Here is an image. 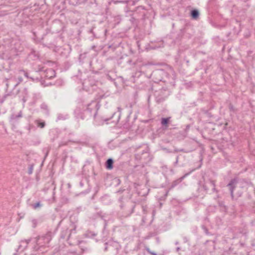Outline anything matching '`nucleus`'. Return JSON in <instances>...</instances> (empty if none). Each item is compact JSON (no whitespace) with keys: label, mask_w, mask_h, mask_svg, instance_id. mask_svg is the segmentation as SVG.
I'll use <instances>...</instances> for the list:
<instances>
[{"label":"nucleus","mask_w":255,"mask_h":255,"mask_svg":"<svg viewBox=\"0 0 255 255\" xmlns=\"http://www.w3.org/2000/svg\"><path fill=\"white\" fill-rule=\"evenodd\" d=\"M106 97L104 94L97 95L94 100L87 105L85 109L79 107L76 108L74 111L75 117L78 119L88 120L93 117L96 120V116L102 103H107L105 101Z\"/></svg>","instance_id":"nucleus-1"},{"label":"nucleus","mask_w":255,"mask_h":255,"mask_svg":"<svg viewBox=\"0 0 255 255\" xmlns=\"http://www.w3.org/2000/svg\"><path fill=\"white\" fill-rule=\"evenodd\" d=\"M120 210L118 216L121 219H125L129 217L134 212L135 203L129 198L122 196L119 199Z\"/></svg>","instance_id":"nucleus-2"},{"label":"nucleus","mask_w":255,"mask_h":255,"mask_svg":"<svg viewBox=\"0 0 255 255\" xmlns=\"http://www.w3.org/2000/svg\"><path fill=\"white\" fill-rule=\"evenodd\" d=\"M62 38L61 34L57 35L46 30V33L41 38V42L44 46L48 47L56 46L58 41Z\"/></svg>","instance_id":"nucleus-3"},{"label":"nucleus","mask_w":255,"mask_h":255,"mask_svg":"<svg viewBox=\"0 0 255 255\" xmlns=\"http://www.w3.org/2000/svg\"><path fill=\"white\" fill-rule=\"evenodd\" d=\"M77 225L75 223L71 222L69 227L63 229L60 234V240H65L70 246H73L75 243L72 241L71 238L73 233H76Z\"/></svg>","instance_id":"nucleus-4"},{"label":"nucleus","mask_w":255,"mask_h":255,"mask_svg":"<svg viewBox=\"0 0 255 255\" xmlns=\"http://www.w3.org/2000/svg\"><path fill=\"white\" fill-rule=\"evenodd\" d=\"M237 184L240 185V187L241 188H246L248 185H251V183L250 182L248 181L245 179H239L238 177H235L234 178L232 179L229 183L227 184V187H228L229 191L230 192L231 196L232 199L234 200V190L236 188Z\"/></svg>","instance_id":"nucleus-5"},{"label":"nucleus","mask_w":255,"mask_h":255,"mask_svg":"<svg viewBox=\"0 0 255 255\" xmlns=\"http://www.w3.org/2000/svg\"><path fill=\"white\" fill-rule=\"evenodd\" d=\"M52 233L48 232L45 235L41 236H38L35 239L34 242L36 246L34 247L35 250H38L40 248L43 247H50V242L52 239Z\"/></svg>","instance_id":"nucleus-6"},{"label":"nucleus","mask_w":255,"mask_h":255,"mask_svg":"<svg viewBox=\"0 0 255 255\" xmlns=\"http://www.w3.org/2000/svg\"><path fill=\"white\" fill-rule=\"evenodd\" d=\"M151 76L154 79L155 82L160 81L167 82L169 81L170 77L173 79V77L163 69H156L153 71Z\"/></svg>","instance_id":"nucleus-7"},{"label":"nucleus","mask_w":255,"mask_h":255,"mask_svg":"<svg viewBox=\"0 0 255 255\" xmlns=\"http://www.w3.org/2000/svg\"><path fill=\"white\" fill-rule=\"evenodd\" d=\"M98 81L94 76H90L83 82V88L87 92L95 90L97 87Z\"/></svg>","instance_id":"nucleus-8"},{"label":"nucleus","mask_w":255,"mask_h":255,"mask_svg":"<svg viewBox=\"0 0 255 255\" xmlns=\"http://www.w3.org/2000/svg\"><path fill=\"white\" fill-rule=\"evenodd\" d=\"M65 25L60 20L55 19L50 25V28L46 29L52 33L57 34L61 31L65 30Z\"/></svg>","instance_id":"nucleus-9"},{"label":"nucleus","mask_w":255,"mask_h":255,"mask_svg":"<svg viewBox=\"0 0 255 255\" xmlns=\"http://www.w3.org/2000/svg\"><path fill=\"white\" fill-rule=\"evenodd\" d=\"M170 92L168 90L165 89H160L156 92L155 94V101L157 104L163 103L169 96Z\"/></svg>","instance_id":"nucleus-10"},{"label":"nucleus","mask_w":255,"mask_h":255,"mask_svg":"<svg viewBox=\"0 0 255 255\" xmlns=\"http://www.w3.org/2000/svg\"><path fill=\"white\" fill-rule=\"evenodd\" d=\"M38 71L40 72L41 78L45 79H52L56 76V72L52 68H47L44 69V67H39Z\"/></svg>","instance_id":"nucleus-11"},{"label":"nucleus","mask_w":255,"mask_h":255,"mask_svg":"<svg viewBox=\"0 0 255 255\" xmlns=\"http://www.w3.org/2000/svg\"><path fill=\"white\" fill-rule=\"evenodd\" d=\"M193 26L189 23H186L183 28L180 29V34H182L184 39H189L193 35Z\"/></svg>","instance_id":"nucleus-12"},{"label":"nucleus","mask_w":255,"mask_h":255,"mask_svg":"<svg viewBox=\"0 0 255 255\" xmlns=\"http://www.w3.org/2000/svg\"><path fill=\"white\" fill-rule=\"evenodd\" d=\"M118 112H114L112 114V115L109 118H106L103 119V121L104 122H106V124H108L110 123L109 121H111V123H113L114 125H116L119 122L121 116V112L122 108L120 107L118 108Z\"/></svg>","instance_id":"nucleus-13"},{"label":"nucleus","mask_w":255,"mask_h":255,"mask_svg":"<svg viewBox=\"0 0 255 255\" xmlns=\"http://www.w3.org/2000/svg\"><path fill=\"white\" fill-rule=\"evenodd\" d=\"M145 8L144 6L140 5L137 6L133 12V15L139 14L141 18H144L145 15Z\"/></svg>","instance_id":"nucleus-14"},{"label":"nucleus","mask_w":255,"mask_h":255,"mask_svg":"<svg viewBox=\"0 0 255 255\" xmlns=\"http://www.w3.org/2000/svg\"><path fill=\"white\" fill-rule=\"evenodd\" d=\"M185 160V156L184 155L180 154L177 156L176 161L174 163V166H177L179 163H181V166H183L184 164V162Z\"/></svg>","instance_id":"nucleus-15"},{"label":"nucleus","mask_w":255,"mask_h":255,"mask_svg":"<svg viewBox=\"0 0 255 255\" xmlns=\"http://www.w3.org/2000/svg\"><path fill=\"white\" fill-rule=\"evenodd\" d=\"M171 117L167 118H162L161 119V125L163 129H167L168 127V124L170 122Z\"/></svg>","instance_id":"nucleus-16"},{"label":"nucleus","mask_w":255,"mask_h":255,"mask_svg":"<svg viewBox=\"0 0 255 255\" xmlns=\"http://www.w3.org/2000/svg\"><path fill=\"white\" fill-rule=\"evenodd\" d=\"M145 65L141 58H137L136 60L134 61L133 63V68H135L136 69L140 68L142 66Z\"/></svg>","instance_id":"nucleus-17"},{"label":"nucleus","mask_w":255,"mask_h":255,"mask_svg":"<svg viewBox=\"0 0 255 255\" xmlns=\"http://www.w3.org/2000/svg\"><path fill=\"white\" fill-rule=\"evenodd\" d=\"M187 174H185V175L179 178L178 179L173 181L170 186L169 187V190H171L172 189H173V188H174L175 187H176L177 185H178L180 183H181L182 180H183V179L184 178V177H185V176Z\"/></svg>","instance_id":"nucleus-18"},{"label":"nucleus","mask_w":255,"mask_h":255,"mask_svg":"<svg viewBox=\"0 0 255 255\" xmlns=\"http://www.w3.org/2000/svg\"><path fill=\"white\" fill-rule=\"evenodd\" d=\"M200 13L197 9H193L190 11V16L193 19H197L199 17Z\"/></svg>","instance_id":"nucleus-19"},{"label":"nucleus","mask_w":255,"mask_h":255,"mask_svg":"<svg viewBox=\"0 0 255 255\" xmlns=\"http://www.w3.org/2000/svg\"><path fill=\"white\" fill-rule=\"evenodd\" d=\"M114 160L110 158L107 160L105 162V167L108 170H111L113 168Z\"/></svg>","instance_id":"nucleus-20"},{"label":"nucleus","mask_w":255,"mask_h":255,"mask_svg":"<svg viewBox=\"0 0 255 255\" xmlns=\"http://www.w3.org/2000/svg\"><path fill=\"white\" fill-rule=\"evenodd\" d=\"M104 217V215H103V213L101 211L95 213L92 215L90 217V219L92 220H95L99 218H101V219H103Z\"/></svg>","instance_id":"nucleus-21"},{"label":"nucleus","mask_w":255,"mask_h":255,"mask_svg":"<svg viewBox=\"0 0 255 255\" xmlns=\"http://www.w3.org/2000/svg\"><path fill=\"white\" fill-rule=\"evenodd\" d=\"M143 155H145L147 156H148L149 155V153L148 152L144 151V150L142 151L141 153H140V152L137 153L135 154V155H134L135 159L138 160H142L143 158V157H142Z\"/></svg>","instance_id":"nucleus-22"},{"label":"nucleus","mask_w":255,"mask_h":255,"mask_svg":"<svg viewBox=\"0 0 255 255\" xmlns=\"http://www.w3.org/2000/svg\"><path fill=\"white\" fill-rule=\"evenodd\" d=\"M109 244L110 247H114L118 252L121 248V246L119 243L117 242L114 241L113 240L109 241Z\"/></svg>","instance_id":"nucleus-23"},{"label":"nucleus","mask_w":255,"mask_h":255,"mask_svg":"<svg viewBox=\"0 0 255 255\" xmlns=\"http://www.w3.org/2000/svg\"><path fill=\"white\" fill-rule=\"evenodd\" d=\"M77 244L79 246V247L81 248V250L82 251V252H84L85 251H86L88 250V248L87 247H85L84 245L86 244V242L85 241L83 240H78L77 242Z\"/></svg>","instance_id":"nucleus-24"},{"label":"nucleus","mask_w":255,"mask_h":255,"mask_svg":"<svg viewBox=\"0 0 255 255\" xmlns=\"http://www.w3.org/2000/svg\"><path fill=\"white\" fill-rule=\"evenodd\" d=\"M228 107L231 115H232V114H236L238 112V109L235 108L231 102L228 104Z\"/></svg>","instance_id":"nucleus-25"},{"label":"nucleus","mask_w":255,"mask_h":255,"mask_svg":"<svg viewBox=\"0 0 255 255\" xmlns=\"http://www.w3.org/2000/svg\"><path fill=\"white\" fill-rule=\"evenodd\" d=\"M28 245L27 244V243L25 241H23L21 240L20 243V245L18 246V250H21V251H23L24 250H25Z\"/></svg>","instance_id":"nucleus-26"},{"label":"nucleus","mask_w":255,"mask_h":255,"mask_svg":"<svg viewBox=\"0 0 255 255\" xmlns=\"http://www.w3.org/2000/svg\"><path fill=\"white\" fill-rule=\"evenodd\" d=\"M129 20L133 26H136L137 25L138 23V18L136 17V15H133V14L132 16L130 18Z\"/></svg>","instance_id":"nucleus-27"},{"label":"nucleus","mask_w":255,"mask_h":255,"mask_svg":"<svg viewBox=\"0 0 255 255\" xmlns=\"http://www.w3.org/2000/svg\"><path fill=\"white\" fill-rule=\"evenodd\" d=\"M20 72H21L23 73V75H24V76H25L26 78H27L28 79H31L33 81H34L35 80L38 81L40 80V78H39L38 77H36V78H34L33 77L29 76L28 75V73L24 70H21Z\"/></svg>","instance_id":"nucleus-28"},{"label":"nucleus","mask_w":255,"mask_h":255,"mask_svg":"<svg viewBox=\"0 0 255 255\" xmlns=\"http://www.w3.org/2000/svg\"><path fill=\"white\" fill-rule=\"evenodd\" d=\"M22 117V112L20 111L17 115L12 114L10 116V120L16 121L18 118Z\"/></svg>","instance_id":"nucleus-29"},{"label":"nucleus","mask_w":255,"mask_h":255,"mask_svg":"<svg viewBox=\"0 0 255 255\" xmlns=\"http://www.w3.org/2000/svg\"><path fill=\"white\" fill-rule=\"evenodd\" d=\"M35 122L36 125L41 128H44L46 125L45 122L40 120H36Z\"/></svg>","instance_id":"nucleus-30"},{"label":"nucleus","mask_w":255,"mask_h":255,"mask_svg":"<svg viewBox=\"0 0 255 255\" xmlns=\"http://www.w3.org/2000/svg\"><path fill=\"white\" fill-rule=\"evenodd\" d=\"M97 235V234L93 232L88 231L85 234H84V236L87 238H94Z\"/></svg>","instance_id":"nucleus-31"},{"label":"nucleus","mask_w":255,"mask_h":255,"mask_svg":"<svg viewBox=\"0 0 255 255\" xmlns=\"http://www.w3.org/2000/svg\"><path fill=\"white\" fill-rule=\"evenodd\" d=\"M201 228L205 233V234L207 236H212L213 235V234H212L211 232H210L207 228V227L204 225H201Z\"/></svg>","instance_id":"nucleus-32"},{"label":"nucleus","mask_w":255,"mask_h":255,"mask_svg":"<svg viewBox=\"0 0 255 255\" xmlns=\"http://www.w3.org/2000/svg\"><path fill=\"white\" fill-rule=\"evenodd\" d=\"M182 39H184L183 36L182 34H180V31L177 34V37H176L175 39V43H179Z\"/></svg>","instance_id":"nucleus-33"},{"label":"nucleus","mask_w":255,"mask_h":255,"mask_svg":"<svg viewBox=\"0 0 255 255\" xmlns=\"http://www.w3.org/2000/svg\"><path fill=\"white\" fill-rule=\"evenodd\" d=\"M117 2L126 3L129 5H133L135 4V0H126L125 1H116L115 3H116Z\"/></svg>","instance_id":"nucleus-34"},{"label":"nucleus","mask_w":255,"mask_h":255,"mask_svg":"<svg viewBox=\"0 0 255 255\" xmlns=\"http://www.w3.org/2000/svg\"><path fill=\"white\" fill-rule=\"evenodd\" d=\"M65 2H68L69 4L76 6L78 5V0H65Z\"/></svg>","instance_id":"nucleus-35"},{"label":"nucleus","mask_w":255,"mask_h":255,"mask_svg":"<svg viewBox=\"0 0 255 255\" xmlns=\"http://www.w3.org/2000/svg\"><path fill=\"white\" fill-rule=\"evenodd\" d=\"M31 206L33 209H36L37 208H40L42 206V204H41L40 201H38L36 203L31 204Z\"/></svg>","instance_id":"nucleus-36"},{"label":"nucleus","mask_w":255,"mask_h":255,"mask_svg":"<svg viewBox=\"0 0 255 255\" xmlns=\"http://www.w3.org/2000/svg\"><path fill=\"white\" fill-rule=\"evenodd\" d=\"M71 142L73 141L71 140H68L67 141H61L59 144L58 147H61L63 146L67 145L68 144V143Z\"/></svg>","instance_id":"nucleus-37"},{"label":"nucleus","mask_w":255,"mask_h":255,"mask_svg":"<svg viewBox=\"0 0 255 255\" xmlns=\"http://www.w3.org/2000/svg\"><path fill=\"white\" fill-rule=\"evenodd\" d=\"M30 56H33L35 59H37L39 58V55L38 52H37L36 51L32 50L30 52Z\"/></svg>","instance_id":"nucleus-38"},{"label":"nucleus","mask_w":255,"mask_h":255,"mask_svg":"<svg viewBox=\"0 0 255 255\" xmlns=\"http://www.w3.org/2000/svg\"><path fill=\"white\" fill-rule=\"evenodd\" d=\"M64 255H80L76 251H68Z\"/></svg>","instance_id":"nucleus-39"},{"label":"nucleus","mask_w":255,"mask_h":255,"mask_svg":"<svg viewBox=\"0 0 255 255\" xmlns=\"http://www.w3.org/2000/svg\"><path fill=\"white\" fill-rule=\"evenodd\" d=\"M40 108L42 110H44L46 113L48 112V107L47 104H46L45 103H42L40 105Z\"/></svg>","instance_id":"nucleus-40"},{"label":"nucleus","mask_w":255,"mask_h":255,"mask_svg":"<svg viewBox=\"0 0 255 255\" xmlns=\"http://www.w3.org/2000/svg\"><path fill=\"white\" fill-rule=\"evenodd\" d=\"M219 206L221 208V210L226 212L227 208L226 206H225L222 203H219Z\"/></svg>","instance_id":"nucleus-41"},{"label":"nucleus","mask_w":255,"mask_h":255,"mask_svg":"<svg viewBox=\"0 0 255 255\" xmlns=\"http://www.w3.org/2000/svg\"><path fill=\"white\" fill-rule=\"evenodd\" d=\"M145 250L147 252L151 255H157L156 253L151 251L148 247H146Z\"/></svg>","instance_id":"nucleus-42"},{"label":"nucleus","mask_w":255,"mask_h":255,"mask_svg":"<svg viewBox=\"0 0 255 255\" xmlns=\"http://www.w3.org/2000/svg\"><path fill=\"white\" fill-rule=\"evenodd\" d=\"M33 169V164L30 165L28 167V174H31L32 173Z\"/></svg>","instance_id":"nucleus-43"},{"label":"nucleus","mask_w":255,"mask_h":255,"mask_svg":"<svg viewBox=\"0 0 255 255\" xmlns=\"http://www.w3.org/2000/svg\"><path fill=\"white\" fill-rule=\"evenodd\" d=\"M104 245H105L104 251L106 252L108 250V248L109 247H110V244H109V241L108 242L105 243Z\"/></svg>","instance_id":"nucleus-44"},{"label":"nucleus","mask_w":255,"mask_h":255,"mask_svg":"<svg viewBox=\"0 0 255 255\" xmlns=\"http://www.w3.org/2000/svg\"><path fill=\"white\" fill-rule=\"evenodd\" d=\"M142 211L144 214H146L149 212L148 210L147 207L146 206H142Z\"/></svg>","instance_id":"nucleus-45"},{"label":"nucleus","mask_w":255,"mask_h":255,"mask_svg":"<svg viewBox=\"0 0 255 255\" xmlns=\"http://www.w3.org/2000/svg\"><path fill=\"white\" fill-rule=\"evenodd\" d=\"M87 182L86 180H82L80 181V186L81 187H83L84 186V185H85V184H87Z\"/></svg>","instance_id":"nucleus-46"},{"label":"nucleus","mask_w":255,"mask_h":255,"mask_svg":"<svg viewBox=\"0 0 255 255\" xmlns=\"http://www.w3.org/2000/svg\"><path fill=\"white\" fill-rule=\"evenodd\" d=\"M123 127L125 128H126V129H128L130 128V126L129 125V123H125L124 124H123Z\"/></svg>","instance_id":"nucleus-47"},{"label":"nucleus","mask_w":255,"mask_h":255,"mask_svg":"<svg viewBox=\"0 0 255 255\" xmlns=\"http://www.w3.org/2000/svg\"><path fill=\"white\" fill-rule=\"evenodd\" d=\"M62 203H63L66 204V203H69V199L67 198L63 197L62 198Z\"/></svg>","instance_id":"nucleus-48"},{"label":"nucleus","mask_w":255,"mask_h":255,"mask_svg":"<svg viewBox=\"0 0 255 255\" xmlns=\"http://www.w3.org/2000/svg\"><path fill=\"white\" fill-rule=\"evenodd\" d=\"M182 238H183V242L184 243H187L189 242V239L186 236H183L182 237Z\"/></svg>","instance_id":"nucleus-49"},{"label":"nucleus","mask_w":255,"mask_h":255,"mask_svg":"<svg viewBox=\"0 0 255 255\" xmlns=\"http://www.w3.org/2000/svg\"><path fill=\"white\" fill-rule=\"evenodd\" d=\"M127 63L129 64L131 67L133 68V63H134V61L131 59H128L127 61Z\"/></svg>","instance_id":"nucleus-50"},{"label":"nucleus","mask_w":255,"mask_h":255,"mask_svg":"<svg viewBox=\"0 0 255 255\" xmlns=\"http://www.w3.org/2000/svg\"><path fill=\"white\" fill-rule=\"evenodd\" d=\"M209 180L210 181V183L213 186V187L216 186V183H215V180H212L211 179H210Z\"/></svg>","instance_id":"nucleus-51"},{"label":"nucleus","mask_w":255,"mask_h":255,"mask_svg":"<svg viewBox=\"0 0 255 255\" xmlns=\"http://www.w3.org/2000/svg\"><path fill=\"white\" fill-rule=\"evenodd\" d=\"M87 1V0H78V5L85 3Z\"/></svg>","instance_id":"nucleus-52"},{"label":"nucleus","mask_w":255,"mask_h":255,"mask_svg":"<svg viewBox=\"0 0 255 255\" xmlns=\"http://www.w3.org/2000/svg\"><path fill=\"white\" fill-rule=\"evenodd\" d=\"M32 238H29L27 240H23V241H25L27 243V245L29 244V243L31 241Z\"/></svg>","instance_id":"nucleus-53"},{"label":"nucleus","mask_w":255,"mask_h":255,"mask_svg":"<svg viewBox=\"0 0 255 255\" xmlns=\"http://www.w3.org/2000/svg\"><path fill=\"white\" fill-rule=\"evenodd\" d=\"M203 188L204 190L205 191H206V192H207V191H208V188L207 187V186L206 185V184H203Z\"/></svg>","instance_id":"nucleus-54"},{"label":"nucleus","mask_w":255,"mask_h":255,"mask_svg":"<svg viewBox=\"0 0 255 255\" xmlns=\"http://www.w3.org/2000/svg\"><path fill=\"white\" fill-rule=\"evenodd\" d=\"M179 149H178V148H175L173 151V153H176V152H179Z\"/></svg>","instance_id":"nucleus-55"},{"label":"nucleus","mask_w":255,"mask_h":255,"mask_svg":"<svg viewBox=\"0 0 255 255\" xmlns=\"http://www.w3.org/2000/svg\"><path fill=\"white\" fill-rule=\"evenodd\" d=\"M34 6H36V7L35 8V9H38L41 8V7H39V4H37L36 3H35Z\"/></svg>","instance_id":"nucleus-56"},{"label":"nucleus","mask_w":255,"mask_h":255,"mask_svg":"<svg viewBox=\"0 0 255 255\" xmlns=\"http://www.w3.org/2000/svg\"><path fill=\"white\" fill-rule=\"evenodd\" d=\"M240 245L241 247H244L245 246V244L241 242H240Z\"/></svg>","instance_id":"nucleus-57"},{"label":"nucleus","mask_w":255,"mask_h":255,"mask_svg":"<svg viewBox=\"0 0 255 255\" xmlns=\"http://www.w3.org/2000/svg\"><path fill=\"white\" fill-rule=\"evenodd\" d=\"M179 152H187V151H186L185 150V149L184 148H180L179 149Z\"/></svg>","instance_id":"nucleus-58"},{"label":"nucleus","mask_w":255,"mask_h":255,"mask_svg":"<svg viewBox=\"0 0 255 255\" xmlns=\"http://www.w3.org/2000/svg\"><path fill=\"white\" fill-rule=\"evenodd\" d=\"M33 227L35 228L36 226V221L35 220H33Z\"/></svg>","instance_id":"nucleus-59"},{"label":"nucleus","mask_w":255,"mask_h":255,"mask_svg":"<svg viewBox=\"0 0 255 255\" xmlns=\"http://www.w3.org/2000/svg\"><path fill=\"white\" fill-rule=\"evenodd\" d=\"M90 32L91 33H93V34L94 36L95 37H96V36H95V33H94V31H93V29H91L90 30Z\"/></svg>","instance_id":"nucleus-60"},{"label":"nucleus","mask_w":255,"mask_h":255,"mask_svg":"<svg viewBox=\"0 0 255 255\" xmlns=\"http://www.w3.org/2000/svg\"><path fill=\"white\" fill-rule=\"evenodd\" d=\"M212 190L214 191V192H218V191L216 189V188H215V187H213V189Z\"/></svg>","instance_id":"nucleus-61"},{"label":"nucleus","mask_w":255,"mask_h":255,"mask_svg":"<svg viewBox=\"0 0 255 255\" xmlns=\"http://www.w3.org/2000/svg\"><path fill=\"white\" fill-rule=\"evenodd\" d=\"M124 191H125V189H120L118 192L117 193H122Z\"/></svg>","instance_id":"nucleus-62"},{"label":"nucleus","mask_w":255,"mask_h":255,"mask_svg":"<svg viewBox=\"0 0 255 255\" xmlns=\"http://www.w3.org/2000/svg\"><path fill=\"white\" fill-rule=\"evenodd\" d=\"M151 213H152V215L154 216L155 213V209H153L152 210Z\"/></svg>","instance_id":"nucleus-63"},{"label":"nucleus","mask_w":255,"mask_h":255,"mask_svg":"<svg viewBox=\"0 0 255 255\" xmlns=\"http://www.w3.org/2000/svg\"><path fill=\"white\" fill-rule=\"evenodd\" d=\"M181 250V248L180 247H177L176 249V250L177 252H179Z\"/></svg>","instance_id":"nucleus-64"}]
</instances>
